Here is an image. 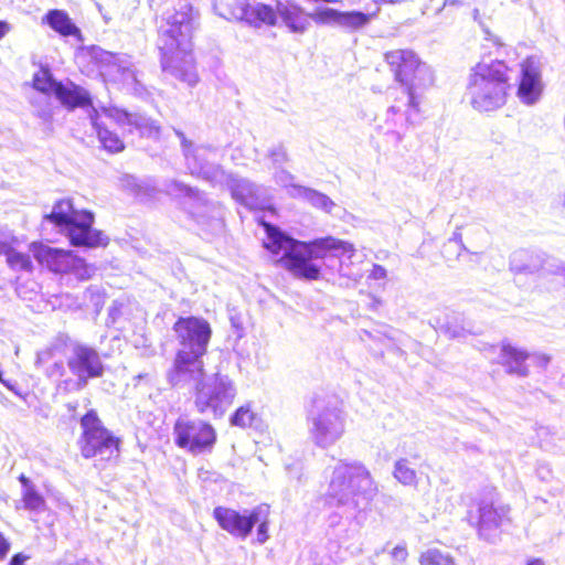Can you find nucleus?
<instances>
[{
	"label": "nucleus",
	"instance_id": "nucleus-1",
	"mask_svg": "<svg viewBox=\"0 0 565 565\" xmlns=\"http://www.w3.org/2000/svg\"><path fill=\"white\" fill-rule=\"evenodd\" d=\"M266 238L264 247L270 252L273 262L289 271L294 277L305 280L320 278L322 260L331 254L340 260L339 273L342 276L358 280L360 271H352L349 263L353 264L356 252L352 244L332 236L301 242L287 235L278 227L265 224Z\"/></svg>",
	"mask_w": 565,
	"mask_h": 565
},
{
	"label": "nucleus",
	"instance_id": "nucleus-2",
	"mask_svg": "<svg viewBox=\"0 0 565 565\" xmlns=\"http://www.w3.org/2000/svg\"><path fill=\"white\" fill-rule=\"evenodd\" d=\"M385 61L399 83L388 96L393 104L386 111V134L396 143L403 140V130L417 126L423 120L422 104L426 90L434 85V72L412 50H394L385 53Z\"/></svg>",
	"mask_w": 565,
	"mask_h": 565
},
{
	"label": "nucleus",
	"instance_id": "nucleus-3",
	"mask_svg": "<svg viewBox=\"0 0 565 565\" xmlns=\"http://www.w3.org/2000/svg\"><path fill=\"white\" fill-rule=\"evenodd\" d=\"M326 480L323 501L333 509L327 519L328 526L335 529L348 524L347 532L356 533L379 491L371 472L360 461L338 460L326 470ZM345 537L351 535L347 533Z\"/></svg>",
	"mask_w": 565,
	"mask_h": 565
},
{
	"label": "nucleus",
	"instance_id": "nucleus-4",
	"mask_svg": "<svg viewBox=\"0 0 565 565\" xmlns=\"http://www.w3.org/2000/svg\"><path fill=\"white\" fill-rule=\"evenodd\" d=\"M194 20L192 6L180 1L174 12L163 17L158 39L162 71L190 87L199 83L191 42Z\"/></svg>",
	"mask_w": 565,
	"mask_h": 565
},
{
	"label": "nucleus",
	"instance_id": "nucleus-5",
	"mask_svg": "<svg viewBox=\"0 0 565 565\" xmlns=\"http://www.w3.org/2000/svg\"><path fill=\"white\" fill-rule=\"evenodd\" d=\"M179 341L173 367L168 373L172 386L184 382V376H198L203 371V355L212 335L210 323L203 318H179L173 326Z\"/></svg>",
	"mask_w": 565,
	"mask_h": 565
},
{
	"label": "nucleus",
	"instance_id": "nucleus-6",
	"mask_svg": "<svg viewBox=\"0 0 565 565\" xmlns=\"http://www.w3.org/2000/svg\"><path fill=\"white\" fill-rule=\"evenodd\" d=\"M509 67L503 61H481L468 75L466 97L471 107L480 113L494 111L507 103Z\"/></svg>",
	"mask_w": 565,
	"mask_h": 565
},
{
	"label": "nucleus",
	"instance_id": "nucleus-7",
	"mask_svg": "<svg viewBox=\"0 0 565 565\" xmlns=\"http://www.w3.org/2000/svg\"><path fill=\"white\" fill-rule=\"evenodd\" d=\"M185 384H193V404L196 412L213 418L223 417L237 395L236 384L227 374L206 375L203 370L198 376H184V382L179 386Z\"/></svg>",
	"mask_w": 565,
	"mask_h": 565
},
{
	"label": "nucleus",
	"instance_id": "nucleus-8",
	"mask_svg": "<svg viewBox=\"0 0 565 565\" xmlns=\"http://www.w3.org/2000/svg\"><path fill=\"white\" fill-rule=\"evenodd\" d=\"M311 441L321 449L335 445L345 431V414L339 402L330 396H316L307 414Z\"/></svg>",
	"mask_w": 565,
	"mask_h": 565
},
{
	"label": "nucleus",
	"instance_id": "nucleus-9",
	"mask_svg": "<svg viewBox=\"0 0 565 565\" xmlns=\"http://www.w3.org/2000/svg\"><path fill=\"white\" fill-rule=\"evenodd\" d=\"M45 220L58 226L74 246H106L108 241L103 232L94 230V214L75 210L70 200L57 201Z\"/></svg>",
	"mask_w": 565,
	"mask_h": 565
},
{
	"label": "nucleus",
	"instance_id": "nucleus-10",
	"mask_svg": "<svg viewBox=\"0 0 565 565\" xmlns=\"http://www.w3.org/2000/svg\"><path fill=\"white\" fill-rule=\"evenodd\" d=\"M164 191L171 196L183 199L186 212L198 224L210 225L213 228L222 227L221 206L209 201L198 189L178 180H169L164 184Z\"/></svg>",
	"mask_w": 565,
	"mask_h": 565
},
{
	"label": "nucleus",
	"instance_id": "nucleus-11",
	"mask_svg": "<svg viewBox=\"0 0 565 565\" xmlns=\"http://www.w3.org/2000/svg\"><path fill=\"white\" fill-rule=\"evenodd\" d=\"M180 140L184 163L189 172L212 184L221 183L225 179V172L221 166L215 163L217 149L205 145H195L185 135L174 129Z\"/></svg>",
	"mask_w": 565,
	"mask_h": 565
},
{
	"label": "nucleus",
	"instance_id": "nucleus-12",
	"mask_svg": "<svg viewBox=\"0 0 565 565\" xmlns=\"http://www.w3.org/2000/svg\"><path fill=\"white\" fill-rule=\"evenodd\" d=\"M67 367L76 380L67 379L62 382L61 388L66 392H79L87 386L89 380L104 374L99 353L94 348L79 343L72 347L67 356Z\"/></svg>",
	"mask_w": 565,
	"mask_h": 565
},
{
	"label": "nucleus",
	"instance_id": "nucleus-13",
	"mask_svg": "<svg viewBox=\"0 0 565 565\" xmlns=\"http://www.w3.org/2000/svg\"><path fill=\"white\" fill-rule=\"evenodd\" d=\"M81 426L83 428L81 451L85 458L109 459L118 452L119 439L104 427L94 409L82 417Z\"/></svg>",
	"mask_w": 565,
	"mask_h": 565
},
{
	"label": "nucleus",
	"instance_id": "nucleus-14",
	"mask_svg": "<svg viewBox=\"0 0 565 565\" xmlns=\"http://www.w3.org/2000/svg\"><path fill=\"white\" fill-rule=\"evenodd\" d=\"M476 519L478 534L482 540L493 542L500 530L510 523V507L504 504L497 492L487 491L477 503Z\"/></svg>",
	"mask_w": 565,
	"mask_h": 565
},
{
	"label": "nucleus",
	"instance_id": "nucleus-15",
	"mask_svg": "<svg viewBox=\"0 0 565 565\" xmlns=\"http://www.w3.org/2000/svg\"><path fill=\"white\" fill-rule=\"evenodd\" d=\"M174 441L193 455L210 451L216 441L213 426L199 418L180 416L173 427Z\"/></svg>",
	"mask_w": 565,
	"mask_h": 565
},
{
	"label": "nucleus",
	"instance_id": "nucleus-16",
	"mask_svg": "<svg viewBox=\"0 0 565 565\" xmlns=\"http://www.w3.org/2000/svg\"><path fill=\"white\" fill-rule=\"evenodd\" d=\"M33 86L42 93H52L68 109L92 104V97L85 88L70 81L57 82L47 70H41L34 75Z\"/></svg>",
	"mask_w": 565,
	"mask_h": 565
},
{
	"label": "nucleus",
	"instance_id": "nucleus-17",
	"mask_svg": "<svg viewBox=\"0 0 565 565\" xmlns=\"http://www.w3.org/2000/svg\"><path fill=\"white\" fill-rule=\"evenodd\" d=\"M260 515L262 509H256V507L242 512L221 505L213 510V518L218 526L239 540H245L250 535Z\"/></svg>",
	"mask_w": 565,
	"mask_h": 565
},
{
	"label": "nucleus",
	"instance_id": "nucleus-18",
	"mask_svg": "<svg viewBox=\"0 0 565 565\" xmlns=\"http://www.w3.org/2000/svg\"><path fill=\"white\" fill-rule=\"evenodd\" d=\"M237 6L232 7L226 17L235 18V20L244 21L254 28L262 25H275L279 13L277 4L275 8L265 3H249L247 0H237Z\"/></svg>",
	"mask_w": 565,
	"mask_h": 565
},
{
	"label": "nucleus",
	"instance_id": "nucleus-19",
	"mask_svg": "<svg viewBox=\"0 0 565 565\" xmlns=\"http://www.w3.org/2000/svg\"><path fill=\"white\" fill-rule=\"evenodd\" d=\"M541 65L539 60L531 56L521 64V78L518 87V97L521 103L532 106L536 104L543 93Z\"/></svg>",
	"mask_w": 565,
	"mask_h": 565
},
{
	"label": "nucleus",
	"instance_id": "nucleus-20",
	"mask_svg": "<svg viewBox=\"0 0 565 565\" xmlns=\"http://www.w3.org/2000/svg\"><path fill=\"white\" fill-rule=\"evenodd\" d=\"M228 185L233 199L249 210H266L270 207L268 191L243 178L231 177Z\"/></svg>",
	"mask_w": 565,
	"mask_h": 565
},
{
	"label": "nucleus",
	"instance_id": "nucleus-21",
	"mask_svg": "<svg viewBox=\"0 0 565 565\" xmlns=\"http://www.w3.org/2000/svg\"><path fill=\"white\" fill-rule=\"evenodd\" d=\"M313 19L317 23H333L349 31H355L365 26L370 22L371 15L360 11L341 12L323 8L313 11Z\"/></svg>",
	"mask_w": 565,
	"mask_h": 565
},
{
	"label": "nucleus",
	"instance_id": "nucleus-22",
	"mask_svg": "<svg viewBox=\"0 0 565 565\" xmlns=\"http://www.w3.org/2000/svg\"><path fill=\"white\" fill-rule=\"evenodd\" d=\"M46 263L50 269L55 273H75L82 279L89 278V268L84 259L75 256L71 250L49 248Z\"/></svg>",
	"mask_w": 565,
	"mask_h": 565
},
{
	"label": "nucleus",
	"instance_id": "nucleus-23",
	"mask_svg": "<svg viewBox=\"0 0 565 565\" xmlns=\"http://www.w3.org/2000/svg\"><path fill=\"white\" fill-rule=\"evenodd\" d=\"M103 114L107 119L114 120L119 125L135 126L143 137L152 139H159L160 137V126L149 118L131 115L118 108H103Z\"/></svg>",
	"mask_w": 565,
	"mask_h": 565
},
{
	"label": "nucleus",
	"instance_id": "nucleus-24",
	"mask_svg": "<svg viewBox=\"0 0 565 565\" xmlns=\"http://www.w3.org/2000/svg\"><path fill=\"white\" fill-rule=\"evenodd\" d=\"M15 237L6 226L0 225V255H6L7 263L13 270H31L32 260L29 254L17 252L13 248Z\"/></svg>",
	"mask_w": 565,
	"mask_h": 565
},
{
	"label": "nucleus",
	"instance_id": "nucleus-25",
	"mask_svg": "<svg viewBox=\"0 0 565 565\" xmlns=\"http://www.w3.org/2000/svg\"><path fill=\"white\" fill-rule=\"evenodd\" d=\"M531 358V354L525 350L516 348L508 342H503L501 345L499 362L505 367L507 373L525 377L529 374L526 360Z\"/></svg>",
	"mask_w": 565,
	"mask_h": 565
},
{
	"label": "nucleus",
	"instance_id": "nucleus-26",
	"mask_svg": "<svg viewBox=\"0 0 565 565\" xmlns=\"http://www.w3.org/2000/svg\"><path fill=\"white\" fill-rule=\"evenodd\" d=\"M545 258L540 250L520 248L510 256V269L515 274L539 273Z\"/></svg>",
	"mask_w": 565,
	"mask_h": 565
},
{
	"label": "nucleus",
	"instance_id": "nucleus-27",
	"mask_svg": "<svg viewBox=\"0 0 565 565\" xmlns=\"http://www.w3.org/2000/svg\"><path fill=\"white\" fill-rule=\"evenodd\" d=\"M90 106L89 110V120L97 134L98 140L103 145V147L110 152H119L124 149V142L119 139V137L109 130L106 124L103 121V117L107 118L103 114V108L97 109L96 107Z\"/></svg>",
	"mask_w": 565,
	"mask_h": 565
},
{
	"label": "nucleus",
	"instance_id": "nucleus-28",
	"mask_svg": "<svg viewBox=\"0 0 565 565\" xmlns=\"http://www.w3.org/2000/svg\"><path fill=\"white\" fill-rule=\"evenodd\" d=\"M277 11L284 24L294 33H303L313 20V12L306 13L295 4L277 2Z\"/></svg>",
	"mask_w": 565,
	"mask_h": 565
},
{
	"label": "nucleus",
	"instance_id": "nucleus-29",
	"mask_svg": "<svg viewBox=\"0 0 565 565\" xmlns=\"http://www.w3.org/2000/svg\"><path fill=\"white\" fill-rule=\"evenodd\" d=\"M433 327L451 339H460L466 335L465 317L459 312H445L433 319Z\"/></svg>",
	"mask_w": 565,
	"mask_h": 565
},
{
	"label": "nucleus",
	"instance_id": "nucleus-30",
	"mask_svg": "<svg viewBox=\"0 0 565 565\" xmlns=\"http://www.w3.org/2000/svg\"><path fill=\"white\" fill-rule=\"evenodd\" d=\"M113 58L114 61L108 65L109 75H111L115 81H119L124 85L137 90L139 79L132 62L127 57Z\"/></svg>",
	"mask_w": 565,
	"mask_h": 565
},
{
	"label": "nucleus",
	"instance_id": "nucleus-31",
	"mask_svg": "<svg viewBox=\"0 0 565 565\" xmlns=\"http://www.w3.org/2000/svg\"><path fill=\"white\" fill-rule=\"evenodd\" d=\"M43 21L62 36H75L81 40V30L73 23L68 14L63 10H50Z\"/></svg>",
	"mask_w": 565,
	"mask_h": 565
},
{
	"label": "nucleus",
	"instance_id": "nucleus-32",
	"mask_svg": "<svg viewBox=\"0 0 565 565\" xmlns=\"http://www.w3.org/2000/svg\"><path fill=\"white\" fill-rule=\"evenodd\" d=\"M290 196L303 199L313 207L326 213H331L335 207V203L327 194L302 185H294Z\"/></svg>",
	"mask_w": 565,
	"mask_h": 565
},
{
	"label": "nucleus",
	"instance_id": "nucleus-33",
	"mask_svg": "<svg viewBox=\"0 0 565 565\" xmlns=\"http://www.w3.org/2000/svg\"><path fill=\"white\" fill-rule=\"evenodd\" d=\"M540 277L550 284L553 289L565 286V263L558 259H545L541 268Z\"/></svg>",
	"mask_w": 565,
	"mask_h": 565
},
{
	"label": "nucleus",
	"instance_id": "nucleus-34",
	"mask_svg": "<svg viewBox=\"0 0 565 565\" xmlns=\"http://www.w3.org/2000/svg\"><path fill=\"white\" fill-rule=\"evenodd\" d=\"M393 477L405 487H416L418 483L417 472L407 458L394 462Z\"/></svg>",
	"mask_w": 565,
	"mask_h": 565
},
{
	"label": "nucleus",
	"instance_id": "nucleus-35",
	"mask_svg": "<svg viewBox=\"0 0 565 565\" xmlns=\"http://www.w3.org/2000/svg\"><path fill=\"white\" fill-rule=\"evenodd\" d=\"M22 504L25 510L31 513L40 514L46 508L43 495L38 491L36 487L22 490Z\"/></svg>",
	"mask_w": 565,
	"mask_h": 565
},
{
	"label": "nucleus",
	"instance_id": "nucleus-36",
	"mask_svg": "<svg viewBox=\"0 0 565 565\" xmlns=\"http://www.w3.org/2000/svg\"><path fill=\"white\" fill-rule=\"evenodd\" d=\"M420 565H455L449 554L436 548H430L420 555Z\"/></svg>",
	"mask_w": 565,
	"mask_h": 565
},
{
	"label": "nucleus",
	"instance_id": "nucleus-37",
	"mask_svg": "<svg viewBox=\"0 0 565 565\" xmlns=\"http://www.w3.org/2000/svg\"><path fill=\"white\" fill-rule=\"evenodd\" d=\"M256 509H262V515L257 520V542L259 544H264L268 539V529H269V507L266 504H259Z\"/></svg>",
	"mask_w": 565,
	"mask_h": 565
},
{
	"label": "nucleus",
	"instance_id": "nucleus-38",
	"mask_svg": "<svg viewBox=\"0 0 565 565\" xmlns=\"http://www.w3.org/2000/svg\"><path fill=\"white\" fill-rule=\"evenodd\" d=\"M255 414L248 405L238 407L231 416V424L238 427H248L253 424Z\"/></svg>",
	"mask_w": 565,
	"mask_h": 565
},
{
	"label": "nucleus",
	"instance_id": "nucleus-39",
	"mask_svg": "<svg viewBox=\"0 0 565 565\" xmlns=\"http://www.w3.org/2000/svg\"><path fill=\"white\" fill-rule=\"evenodd\" d=\"M267 157L271 161V166L274 169L281 168L282 164H285L289 160L287 149L281 143L275 145L271 148H269Z\"/></svg>",
	"mask_w": 565,
	"mask_h": 565
},
{
	"label": "nucleus",
	"instance_id": "nucleus-40",
	"mask_svg": "<svg viewBox=\"0 0 565 565\" xmlns=\"http://www.w3.org/2000/svg\"><path fill=\"white\" fill-rule=\"evenodd\" d=\"M390 544L383 548V552H387L392 558L393 565H402L405 563L408 556L407 546L405 543H398L391 550H388Z\"/></svg>",
	"mask_w": 565,
	"mask_h": 565
},
{
	"label": "nucleus",
	"instance_id": "nucleus-41",
	"mask_svg": "<svg viewBox=\"0 0 565 565\" xmlns=\"http://www.w3.org/2000/svg\"><path fill=\"white\" fill-rule=\"evenodd\" d=\"M274 179L277 184L285 186V188H290L289 193L292 191V186L295 185L292 183V181L295 178L290 172L282 169V167L275 169Z\"/></svg>",
	"mask_w": 565,
	"mask_h": 565
},
{
	"label": "nucleus",
	"instance_id": "nucleus-42",
	"mask_svg": "<svg viewBox=\"0 0 565 565\" xmlns=\"http://www.w3.org/2000/svg\"><path fill=\"white\" fill-rule=\"evenodd\" d=\"M134 191L138 199L141 201L150 199L154 195V188L148 184L134 183Z\"/></svg>",
	"mask_w": 565,
	"mask_h": 565
},
{
	"label": "nucleus",
	"instance_id": "nucleus-43",
	"mask_svg": "<svg viewBox=\"0 0 565 565\" xmlns=\"http://www.w3.org/2000/svg\"><path fill=\"white\" fill-rule=\"evenodd\" d=\"M237 2V0H221L220 2L215 3V9L217 10L221 17H223L226 20H232L233 18L226 17L225 14L228 13L232 7H236Z\"/></svg>",
	"mask_w": 565,
	"mask_h": 565
},
{
	"label": "nucleus",
	"instance_id": "nucleus-44",
	"mask_svg": "<svg viewBox=\"0 0 565 565\" xmlns=\"http://www.w3.org/2000/svg\"><path fill=\"white\" fill-rule=\"evenodd\" d=\"M452 243L458 245L459 252H463V250L468 252L466 245L462 242V235H461V232H460V227H457L455 230V232L452 233L451 237L448 239V245H450ZM458 255H460V253H458Z\"/></svg>",
	"mask_w": 565,
	"mask_h": 565
},
{
	"label": "nucleus",
	"instance_id": "nucleus-45",
	"mask_svg": "<svg viewBox=\"0 0 565 565\" xmlns=\"http://www.w3.org/2000/svg\"><path fill=\"white\" fill-rule=\"evenodd\" d=\"M64 374V364L62 361L54 362L49 369H47V375L49 376H62Z\"/></svg>",
	"mask_w": 565,
	"mask_h": 565
},
{
	"label": "nucleus",
	"instance_id": "nucleus-46",
	"mask_svg": "<svg viewBox=\"0 0 565 565\" xmlns=\"http://www.w3.org/2000/svg\"><path fill=\"white\" fill-rule=\"evenodd\" d=\"M370 277L373 279H384L386 277V269L381 265L374 264Z\"/></svg>",
	"mask_w": 565,
	"mask_h": 565
},
{
	"label": "nucleus",
	"instance_id": "nucleus-47",
	"mask_svg": "<svg viewBox=\"0 0 565 565\" xmlns=\"http://www.w3.org/2000/svg\"><path fill=\"white\" fill-rule=\"evenodd\" d=\"M10 550L9 541L0 532V559L4 558Z\"/></svg>",
	"mask_w": 565,
	"mask_h": 565
},
{
	"label": "nucleus",
	"instance_id": "nucleus-48",
	"mask_svg": "<svg viewBox=\"0 0 565 565\" xmlns=\"http://www.w3.org/2000/svg\"><path fill=\"white\" fill-rule=\"evenodd\" d=\"M29 559V556L23 553L14 554L8 565H24V563Z\"/></svg>",
	"mask_w": 565,
	"mask_h": 565
},
{
	"label": "nucleus",
	"instance_id": "nucleus-49",
	"mask_svg": "<svg viewBox=\"0 0 565 565\" xmlns=\"http://www.w3.org/2000/svg\"><path fill=\"white\" fill-rule=\"evenodd\" d=\"M541 367H546L550 363V358L545 354H533L531 358Z\"/></svg>",
	"mask_w": 565,
	"mask_h": 565
},
{
	"label": "nucleus",
	"instance_id": "nucleus-50",
	"mask_svg": "<svg viewBox=\"0 0 565 565\" xmlns=\"http://www.w3.org/2000/svg\"><path fill=\"white\" fill-rule=\"evenodd\" d=\"M52 355V350H45L38 353L36 363L41 364L46 362Z\"/></svg>",
	"mask_w": 565,
	"mask_h": 565
},
{
	"label": "nucleus",
	"instance_id": "nucleus-51",
	"mask_svg": "<svg viewBox=\"0 0 565 565\" xmlns=\"http://www.w3.org/2000/svg\"><path fill=\"white\" fill-rule=\"evenodd\" d=\"M19 481L21 482L22 490L28 488H34L35 486L30 481L29 478H26L24 475H21L19 477Z\"/></svg>",
	"mask_w": 565,
	"mask_h": 565
},
{
	"label": "nucleus",
	"instance_id": "nucleus-52",
	"mask_svg": "<svg viewBox=\"0 0 565 565\" xmlns=\"http://www.w3.org/2000/svg\"><path fill=\"white\" fill-rule=\"evenodd\" d=\"M10 31V25L6 21H0V40Z\"/></svg>",
	"mask_w": 565,
	"mask_h": 565
},
{
	"label": "nucleus",
	"instance_id": "nucleus-53",
	"mask_svg": "<svg viewBox=\"0 0 565 565\" xmlns=\"http://www.w3.org/2000/svg\"><path fill=\"white\" fill-rule=\"evenodd\" d=\"M487 35H488L487 40L492 41L494 45H498V46L502 45L499 38L492 35L489 31H487Z\"/></svg>",
	"mask_w": 565,
	"mask_h": 565
},
{
	"label": "nucleus",
	"instance_id": "nucleus-54",
	"mask_svg": "<svg viewBox=\"0 0 565 565\" xmlns=\"http://www.w3.org/2000/svg\"><path fill=\"white\" fill-rule=\"evenodd\" d=\"M376 3H401L404 0H374Z\"/></svg>",
	"mask_w": 565,
	"mask_h": 565
},
{
	"label": "nucleus",
	"instance_id": "nucleus-55",
	"mask_svg": "<svg viewBox=\"0 0 565 565\" xmlns=\"http://www.w3.org/2000/svg\"><path fill=\"white\" fill-rule=\"evenodd\" d=\"M0 383H2L7 388H9L10 391H14V386L11 384L10 381H7L2 377V381H0Z\"/></svg>",
	"mask_w": 565,
	"mask_h": 565
},
{
	"label": "nucleus",
	"instance_id": "nucleus-56",
	"mask_svg": "<svg viewBox=\"0 0 565 565\" xmlns=\"http://www.w3.org/2000/svg\"><path fill=\"white\" fill-rule=\"evenodd\" d=\"M66 406L70 412H75L76 407H77V403H68Z\"/></svg>",
	"mask_w": 565,
	"mask_h": 565
},
{
	"label": "nucleus",
	"instance_id": "nucleus-57",
	"mask_svg": "<svg viewBox=\"0 0 565 565\" xmlns=\"http://www.w3.org/2000/svg\"><path fill=\"white\" fill-rule=\"evenodd\" d=\"M527 565H543V562L541 559H532Z\"/></svg>",
	"mask_w": 565,
	"mask_h": 565
},
{
	"label": "nucleus",
	"instance_id": "nucleus-58",
	"mask_svg": "<svg viewBox=\"0 0 565 565\" xmlns=\"http://www.w3.org/2000/svg\"><path fill=\"white\" fill-rule=\"evenodd\" d=\"M455 1H450V0H445L444 1V7H446L447 4H454Z\"/></svg>",
	"mask_w": 565,
	"mask_h": 565
},
{
	"label": "nucleus",
	"instance_id": "nucleus-59",
	"mask_svg": "<svg viewBox=\"0 0 565 565\" xmlns=\"http://www.w3.org/2000/svg\"><path fill=\"white\" fill-rule=\"evenodd\" d=\"M232 323H233V326H234L235 328H238L237 321H235V319H234V318H232Z\"/></svg>",
	"mask_w": 565,
	"mask_h": 565
},
{
	"label": "nucleus",
	"instance_id": "nucleus-60",
	"mask_svg": "<svg viewBox=\"0 0 565 565\" xmlns=\"http://www.w3.org/2000/svg\"><path fill=\"white\" fill-rule=\"evenodd\" d=\"M0 381H2V372L0 371Z\"/></svg>",
	"mask_w": 565,
	"mask_h": 565
}]
</instances>
